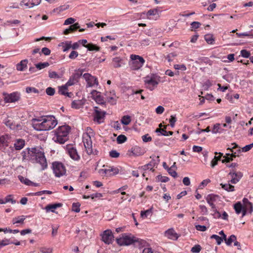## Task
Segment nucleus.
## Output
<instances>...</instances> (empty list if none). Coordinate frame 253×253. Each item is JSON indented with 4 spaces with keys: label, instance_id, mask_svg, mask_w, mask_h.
<instances>
[{
    "label": "nucleus",
    "instance_id": "1",
    "mask_svg": "<svg viewBox=\"0 0 253 253\" xmlns=\"http://www.w3.org/2000/svg\"><path fill=\"white\" fill-rule=\"evenodd\" d=\"M22 161H30L33 164H39L41 169L44 170L48 165L43 151L40 148H27L21 152Z\"/></svg>",
    "mask_w": 253,
    "mask_h": 253
},
{
    "label": "nucleus",
    "instance_id": "2",
    "mask_svg": "<svg viewBox=\"0 0 253 253\" xmlns=\"http://www.w3.org/2000/svg\"><path fill=\"white\" fill-rule=\"evenodd\" d=\"M34 128L38 131H45L53 128L57 124V121L53 116H46L33 120Z\"/></svg>",
    "mask_w": 253,
    "mask_h": 253
},
{
    "label": "nucleus",
    "instance_id": "3",
    "mask_svg": "<svg viewBox=\"0 0 253 253\" xmlns=\"http://www.w3.org/2000/svg\"><path fill=\"white\" fill-rule=\"evenodd\" d=\"M71 127L68 125L59 126L53 130L52 140L56 143L64 144L69 139Z\"/></svg>",
    "mask_w": 253,
    "mask_h": 253
},
{
    "label": "nucleus",
    "instance_id": "4",
    "mask_svg": "<svg viewBox=\"0 0 253 253\" xmlns=\"http://www.w3.org/2000/svg\"><path fill=\"white\" fill-rule=\"evenodd\" d=\"M138 241V239L131 234L124 233L120 238L116 239L117 244L121 246H128Z\"/></svg>",
    "mask_w": 253,
    "mask_h": 253
},
{
    "label": "nucleus",
    "instance_id": "5",
    "mask_svg": "<svg viewBox=\"0 0 253 253\" xmlns=\"http://www.w3.org/2000/svg\"><path fill=\"white\" fill-rule=\"evenodd\" d=\"M131 60L129 62V66L132 70H137L141 68L145 60L143 57L137 55L131 54L130 55Z\"/></svg>",
    "mask_w": 253,
    "mask_h": 253
},
{
    "label": "nucleus",
    "instance_id": "6",
    "mask_svg": "<svg viewBox=\"0 0 253 253\" xmlns=\"http://www.w3.org/2000/svg\"><path fill=\"white\" fill-rule=\"evenodd\" d=\"M160 81V77L154 74H151L145 78L144 82L146 87L150 90H153L157 87Z\"/></svg>",
    "mask_w": 253,
    "mask_h": 253
},
{
    "label": "nucleus",
    "instance_id": "7",
    "mask_svg": "<svg viewBox=\"0 0 253 253\" xmlns=\"http://www.w3.org/2000/svg\"><path fill=\"white\" fill-rule=\"evenodd\" d=\"M52 169L53 173L57 177H60L66 173L65 166L61 162H54L52 163Z\"/></svg>",
    "mask_w": 253,
    "mask_h": 253
},
{
    "label": "nucleus",
    "instance_id": "8",
    "mask_svg": "<svg viewBox=\"0 0 253 253\" xmlns=\"http://www.w3.org/2000/svg\"><path fill=\"white\" fill-rule=\"evenodd\" d=\"M83 77L86 83V87H95L98 85L97 78L89 73H84Z\"/></svg>",
    "mask_w": 253,
    "mask_h": 253
},
{
    "label": "nucleus",
    "instance_id": "9",
    "mask_svg": "<svg viewBox=\"0 0 253 253\" xmlns=\"http://www.w3.org/2000/svg\"><path fill=\"white\" fill-rule=\"evenodd\" d=\"M3 95L5 103H14L18 101L20 98V94L18 92H13L11 93L4 92Z\"/></svg>",
    "mask_w": 253,
    "mask_h": 253
},
{
    "label": "nucleus",
    "instance_id": "10",
    "mask_svg": "<svg viewBox=\"0 0 253 253\" xmlns=\"http://www.w3.org/2000/svg\"><path fill=\"white\" fill-rule=\"evenodd\" d=\"M83 141L84 144V147L88 154L90 155L92 153V142L90 135L88 133H84L83 137Z\"/></svg>",
    "mask_w": 253,
    "mask_h": 253
},
{
    "label": "nucleus",
    "instance_id": "11",
    "mask_svg": "<svg viewBox=\"0 0 253 253\" xmlns=\"http://www.w3.org/2000/svg\"><path fill=\"white\" fill-rule=\"evenodd\" d=\"M66 151L70 158L74 161H78L80 159L76 148L72 144H68L66 146Z\"/></svg>",
    "mask_w": 253,
    "mask_h": 253
},
{
    "label": "nucleus",
    "instance_id": "12",
    "mask_svg": "<svg viewBox=\"0 0 253 253\" xmlns=\"http://www.w3.org/2000/svg\"><path fill=\"white\" fill-rule=\"evenodd\" d=\"M106 112L102 111L97 107H94V121L97 122L98 124H101L103 122Z\"/></svg>",
    "mask_w": 253,
    "mask_h": 253
},
{
    "label": "nucleus",
    "instance_id": "13",
    "mask_svg": "<svg viewBox=\"0 0 253 253\" xmlns=\"http://www.w3.org/2000/svg\"><path fill=\"white\" fill-rule=\"evenodd\" d=\"M228 176L231 178L230 182L232 184L238 183L243 176V173L240 171H236L234 170H231Z\"/></svg>",
    "mask_w": 253,
    "mask_h": 253
},
{
    "label": "nucleus",
    "instance_id": "14",
    "mask_svg": "<svg viewBox=\"0 0 253 253\" xmlns=\"http://www.w3.org/2000/svg\"><path fill=\"white\" fill-rule=\"evenodd\" d=\"M114 236L112 231L110 230H106L104 231L102 235V240L106 244H110L112 243Z\"/></svg>",
    "mask_w": 253,
    "mask_h": 253
},
{
    "label": "nucleus",
    "instance_id": "15",
    "mask_svg": "<svg viewBox=\"0 0 253 253\" xmlns=\"http://www.w3.org/2000/svg\"><path fill=\"white\" fill-rule=\"evenodd\" d=\"M160 162L159 157L155 156L153 158L152 161L148 164L143 166V169L144 170L150 169L153 171L154 170L153 168L157 166Z\"/></svg>",
    "mask_w": 253,
    "mask_h": 253
},
{
    "label": "nucleus",
    "instance_id": "16",
    "mask_svg": "<svg viewBox=\"0 0 253 253\" xmlns=\"http://www.w3.org/2000/svg\"><path fill=\"white\" fill-rule=\"evenodd\" d=\"M234 209L237 214H239L242 213V217L244 216L246 214V208H244L242 205L241 203L240 202H238L234 204Z\"/></svg>",
    "mask_w": 253,
    "mask_h": 253
},
{
    "label": "nucleus",
    "instance_id": "17",
    "mask_svg": "<svg viewBox=\"0 0 253 253\" xmlns=\"http://www.w3.org/2000/svg\"><path fill=\"white\" fill-rule=\"evenodd\" d=\"M105 96L108 102L112 104H116L117 97L114 90H112L110 92H106Z\"/></svg>",
    "mask_w": 253,
    "mask_h": 253
},
{
    "label": "nucleus",
    "instance_id": "18",
    "mask_svg": "<svg viewBox=\"0 0 253 253\" xmlns=\"http://www.w3.org/2000/svg\"><path fill=\"white\" fill-rule=\"evenodd\" d=\"M91 94L97 103L99 104H104V100L101 96L100 92L96 91V90H93L91 92Z\"/></svg>",
    "mask_w": 253,
    "mask_h": 253
},
{
    "label": "nucleus",
    "instance_id": "19",
    "mask_svg": "<svg viewBox=\"0 0 253 253\" xmlns=\"http://www.w3.org/2000/svg\"><path fill=\"white\" fill-rule=\"evenodd\" d=\"M165 236L169 239L176 240L179 236L173 228L169 229L165 232Z\"/></svg>",
    "mask_w": 253,
    "mask_h": 253
},
{
    "label": "nucleus",
    "instance_id": "20",
    "mask_svg": "<svg viewBox=\"0 0 253 253\" xmlns=\"http://www.w3.org/2000/svg\"><path fill=\"white\" fill-rule=\"evenodd\" d=\"M145 151L143 149L138 146H135L131 148V155L134 156H139L143 155Z\"/></svg>",
    "mask_w": 253,
    "mask_h": 253
},
{
    "label": "nucleus",
    "instance_id": "21",
    "mask_svg": "<svg viewBox=\"0 0 253 253\" xmlns=\"http://www.w3.org/2000/svg\"><path fill=\"white\" fill-rule=\"evenodd\" d=\"M42 0H23V4L28 8H31L34 6L39 5Z\"/></svg>",
    "mask_w": 253,
    "mask_h": 253
},
{
    "label": "nucleus",
    "instance_id": "22",
    "mask_svg": "<svg viewBox=\"0 0 253 253\" xmlns=\"http://www.w3.org/2000/svg\"><path fill=\"white\" fill-rule=\"evenodd\" d=\"M25 145V141L23 139H17L14 143V147L16 150H21Z\"/></svg>",
    "mask_w": 253,
    "mask_h": 253
},
{
    "label": "nucleus",
    "instance_id": "23",
    "mask_svg": "<svg viewBox=\"0 0 253 253\" xmlns=\"http://www.w3.org/2000/svg\"><path fill=\"white\" fill-rule=\"evenodd\" d=\"M62 204L61 203H56L54 204L47 205L44 208L46 212H48L51 211L52 212H55V210L58 208L62 207Z\"/></svg>",
    "mask_w": 253,
    "mask_h": 253
},
{
    "label": "nucleus",
    "instance_id": "24",
    "mask_svg": "<svg viewBox=\"0 0 253 253\" xmlns=\"http://www.w3.org/2000/svg\"><path fill=\"white\" fill-rule=\"evenodd\" d=\"M232 147L231 148H228L227 150H230V151L232 153L231 154L227 153L226 155L230 156V157L233 158H236L238 155H237V153L236 152H234V150L238 148V145L235 143H233L231 144Z\"/></svg>",
    "mask_w": 253,
    "mask_h": 253
},
{
    "label": "nucleus",
    "instance_id": "25",
    "mask_svg": "<svg viewBox=\"0 0 253 253\" xmlns=\"http://www.w3.org/2000/svg\"><path fill=\"white\" fill-rule=\"evenodd\" d=\"M28 61L27 59L22 60L16 65V69L18 71H24L27 67Z\"/></svg>",
    "mask_w": 253,
    "mask_h": 253
},
{
    "label": "nucleus",
    "instance_id": "26",
    "mask_svg": "<svg viewBox=\"0 0 253 253\" xmlns=\"http://www.w3.org/2000/svg\"><path fill=\"white\" fill-rule=\"evenodd\" d=\"M79 75L78 74H73L66 83V85L67 86H70L75 84L78 82Z\"/></svg>",
    "mask_w": 253,
    "mask_h": 253
},
{
    "label": "nucleus",
    "instance_id": "27",
    "mask_svg": "<svg viewBox=\"0 0 253 253\" xmlns=\"http://www.w3.org/2000/svg\"><path fill=\"white\" fill-rule=\"evenodd\" d=\"M80 26L78 23H76L73 25H71L69 26L68 29H66L64 32L63 34L64 35H68L71 32H73L77 29H79Z\"/></svg>",
    "mask_w": 253,
    "mask_h": 253
},
{
    "label": "nucleus",
    "instance_id": "28",
    "mask_svg": "<svg viewBox=\"0 0 253 253\" xmlns=\"http://www.w3.org/2000/svg\"><path fill=\"white\" fill-rule=\"evenodd\" d=\"M112 64L114 68H120L122 66V64H124L123 60L120 57L113 58Z\"/></svg>",
    "mask_w": 253,
    "mask_h": 253
},
{
    "label": "nucleus",
    "instance_id": "29",
    "mask_svg": "<svg viewBox=\"0 0 253 253\" xmlns=\"http://www.w3.org/2000/svg\"><path fill=\"white\" fill-rule=\"evenodd\" d=\"M153 16H157V17H159L158 10L157 9L155 8L150 9L147 12V16L148 19H153V18L152 17Z\"/></svg>",
    "mask_w": 253,
    "mask_h": 253
},
{
    "label": "nucleus",
    "instance_id": "30",
    "mask_svg": "<svg viewBox=\"0 0 253 253\" xmlns=\"http://www.w3.org/2000/svg\"><path fill=\"white\" fill-rule=\"evenodd\" d=\"M221 125L220 124H216L213 126V128L211 130L212 133H221L224 131V129L220 127Z\"/></svg>",
    "mask_w": 253,
    "mask_h": 253
},
{
    "label": "nucleus",
    "instance_id": "31",
    "mask_svg": "<svg viewBox=\"0 0 253 253\" xmlns=\"http://www.w3.org/2000/svg\"><path fill=\"white\" fill-rule=\"evenodd\" d=\"M67 87L68 86H66V84L59 87L58 92L61 95H67L68 97H71L70 95L71 94V93L67 92Z\"/></svg>",
    "mask_w": 253,
    "mask_h": 253
},
{
    "label": "nucleus",
    "instance_id": "32",
    "mask_svg": "<svg viewBox=\"0 0 253 253\" xmlns=\"http://www.w3.org/2000/svg\"><path fill=\"white\" fill-rule=\"evenodd\" d=\"M220 185L222 188L228 192H233L235 190L234 186L231 185L229 183L225 184L221 183Z\"/></svg>",
    "mask_w": 253,
    "mask_h": 253
},
{
    "label": "nucleus",
    "instance_id": "33",
    "mask_svg": "<svg viewBox=\"0 0 253 253\" xmlns=\"http://www.w3.org/2000/svg\"><path fill=\"white\" fill-rule=\"evenodd\" d=\"M60 46L62 47L64 52L67 51L71 48V42L67 41L60 43Z\"/></svg>",
    "mask_w": 253,
    "mask_h": 253
},
{
    "label": "nucleus",
    "instance_id": "34",
    "mask_svg": "<svg viewBox=\"0 0 253 253\" xmlns=\"http://www.w3.org/2000/svg\"><path fill=\"white\" fill-rule=\"evenodd\" d=\"M86 48H87L89 51H98L100 50V47L99 46L92 43L87 44Z\"/></svg>",
    "mask_w": 253,
    "mask_h": 253
},
{
    "label": "nucleus",
    "instance_id": "35",
    "mask_svg": "<svg viewBox=\"0 0 253 253\" xmlns=\"http://www.w3.org/2000/svg\"><path fill=\"white\" fill-rule=\"evenodd\" d=\"M25 219V216L24 215L14 217L12 219V223L13 224L16 223H22Z\"/></svg>",
    "mask_w": 253,
    "mask_h": 253
},
{
    "label": "nucleus",
    "instance_id": "36",
    "mask_svg": "<svg viewBox=\"0 0 253 253\" xmlns=\"http://www.w3.org/2000/svg\"><path fill=\"white\" fill-rule=\"evenodd\" d=\"M166 126H164V128H157L155 130L156 132L160 133L158 134V135H164V136H169V134H168L167 131L166 130Z\"/></svg>",
    "mask_w": 253,
    "mask_h": 253
},
{
    "label": "nucleus",
    "instance_id": "37",
    "mask_svg": "<svg viewBox=\"0 0 253 253\" xmlns=\"http://www.w3.org/2000/svg\"><path fill=\"white\" fill-rule=\"evenodd\" d=\"M82 106L81 100H74L71 104L72 108L74 109H80Z\"/></svg>",
    "mask_w": 253,
    "mask_h": 253
},
{
    "label": "nucleus",
    "instance_id": "38",
    "mask_svg": "<svg viewBox=\"0 0 253 253\" xmlns=\"http://www.w3.org/2000/svg\"><path fill=\"white\" fill-rule=\"evenodd\" d=\"M130 122V117L128 115L123 116L121 119V123L125 125H128Z\"/></svg>",
    "mask_w": 253,
    "mask_h": 253
},
{
    "label": "nucleus",
    "instance_id": "39",
    "mask_svg": "<svg viewBox=\"0 0 253 253\" xmlns=\"http://www.w3.org/2000/svg\"><path fill=\"white\" fill-rule=\"evenodd\" d=\"M108 170L109 171V176H112L117 174L119 172V169L117 168L114 167H109L108 169Z\"/></svg>",
    "mask_w": 253,
    "mask_h": 253
},
{
    "label": "nucleus",
    "instance_id": "40",
    "mask_svg": "<svg viewBox=\"0 0 253 253\" xmlns=\"http://www.w3.org/2000/svg\"><path fill=\"white\" fill-rule=\"evenodd\" d=\"M18 179L22 183H23L27 185H30L31 184H32V181H31V180H30L29 179H28L27 178L24 177L22 176L19 175Z\"/></svg>",
    "mask_w": 253,
    "mask_h": 253
},
{
    "label": "nucleus",
    "instance_id": "41",
    "mask_svg": "<svg viewBox=\"0 0 253 253\" xmlns=\"http://www.w3.org/2000/svg\"><path fill=\"white\" fill-rule=\"evenodd\" d=\"M214 197L212 195H208L207 198V201L208 203L210 205V206L212 208H215V205L213 203V201L214 200Z\"/></svg>",
    "mask_w": 253,
    "mask_h": 253
},
{
    "label": "nucleus",
    "instance_id": "42",
    "mask_svg": "<svg viewBox=\"0 0 253 253\" xmlns=\"http://www.w3.org/2000/svg\"><path fill=\"white\" fill-rule=\"evenodd\" d=\"M49 64L47 62H43V63H39L35 65L36 67L39 69L41 70L42 69L45 68L49 66Z\"/></svg>",
    "mask_w": 253,
    "mask_h": 253
},
{
    "label": "nucleus",
    "instance_id": "43",
    "mask_svg": "<svg viewBox=\"0 0 253 253\" xmlns=\"http://www.w3.org/2000/svg\"><path fill=\"white\" fill-rule=\"evenodd\" d=\"M205 40L209 44H212L214 41L213 36L211 34H207L205 36Z\"/></svg>",
    "mask_w": 253,
    "mask_h": 253
},
{
    "label": "nucleus",
    "instance_id": "44",
    "mask_svg": "<svg viewBox=\"0 0 253 253\" xmlns=\"http://www.w3.org/2000/svg\"><path fill=\"white\" fill-rule=\"evenodd\" d=\"M236 240V237L234 235H231L228 239L226 238V240L224 241L227 246H230L232 242H234Z\"/></svg>",
    "mask_w": 253,
    "mask_h": 253
},
{
    "label": "nucleus",
    "instance_id": "45",
    "mask_svg": "<svg viewBox=\"0 0 253 253\" xmlns=\"http://www.w3.org/2000/svg\"><path fill=\"white\" fill-rule=\"evenodd\" d=\"M126 137L123 134L119 135L117 138V141L118 144L123 143L126 142Z\"/></svg>",
    "mask_w": 253,
    "mask_h": 253
},
{
    "label": "nucleus",
    "instance_id": "46",
    "mask_svg": "<svg viewBox=\"0 0 253 253\" xmlns=\"http://www.w3.org/2000/svg\"><path fill=\"white\" fill-rule=\"evenodd\" d=\"M5 202L7 203H11L12 204L16 203V201L13 199V196L12 195H7L5 198Z\"/></svg>",
    "mask_w": 253,
    "mask_h": 253
},
{
    "label": "nucleus",
    "instance_id": "47",
    "mask_svg": "<svg viewBox=\"0 0 253 253\" xmlns=\"http://www.w3.org/2000/svg\"><path fill=\"white\" fill-rule=\"evenodd\" d=\"M243 202L244 204L245 205L246 208H251V211H253V205L247 199V198H244L243 200Z\"/></svg>",
    "mask_w": 253,
    "mask_h": 253
},
{
    "label": "nucleus",
    "instance_id": "48",
    "mask_svg": "<svg viewBox=\"0 0 253 253\" xmlns=\"http://www.w3.org/2000/svg\"><path fill=\"white\" fill-rule=\"evenodd\" d=\"M12 241L10 239H4L0 241V245L1 247L5 246L11 244Z\"/></svg>",
    "mask_w": 253,
    "mask_h": 253
},
{
    "label": "nucleus",
    "instance_id": "49",
    "mask_svg": "<svg viewBox=\"0 0 253 253\" xmlns=\"http://www.w3.org/2000/svg\"><path fill=\"white\" fill-rule=\"evenodd\" d=\"M152 213L151 210H147L145 211H141V217L143 218H145L148 217V216L151 215Z\"/></svg>",
    "mask_w": 253,
    "mask_h": 253
},
{
    "label": "nucleus",
    "instance_id": "50",
    "mask_svg": "<svg viewBox=\"0 0 253 253\" xmlns=\"http://www.w3.org/2000/svg\"><path fill=\"white\" fill-rule=\"evenodd\" d=\"M211 238L215 239L218 245H220L223 241V239L222 237H220L219 236L215 234L211 235Z\"/></svg>",
    "mask_w": 253,
    "mask_h": 253
},
{
    "label": "nucleus",
    "instance_id": "51",
    "mask_svg": "<svg viewBox=\"0 0 253 253\" xmlns=\"http://www.w3.org/2000/svg\"><path fill=\"white\" fill-rule=\"evenodd\" d=\"M81 205L79 203H73L72 205V211L76 212H79L80 211Z\"/></svg>",
    "mask_w": 253,
    "mask_h": 253
},
{
    "label": "nucleus",
    "instance_id": "52",
    "mask_svg": "<svg viewBox=\"0 0 253 253\" xmlns=\"http://www.w3.org/2000/svg\"><path fill=\"white\" fill-rule=\"evenodd\" d=\"M49 77L51 79H59L60 76L56 72L49 71L48 72Z\"/></svg>",
    "mask_w": 253,
    "mask_h": 253
},
{
    "label": "nucleus",
    "instance_id": "53",
    "mask_svg": "<svg viewBox=\"0 0 253 253\" xmlns=\"http://www.w3.org/2000/svg\"><path fill=\"white\" fill-rule=\"evenodd\" d=\"M142 253H160L157 251L153 250L151 247L145 248Z\"/></svg>",
    "mask_w": 253,
    "mask_h": 253
},
{
    "label": "nucleus",
    "instance_id": "54",
    "mask_svg": "<svg viewBox=\"0 0 253 253\" xmlns=\"http://www.w3.org/2000/svg\"><path fill=\"white\" fill-rule=\"evenodd\" d=\"M99 173L102 176H109V171L108 169H102L99 170Z\"/></svg>",
    "mask_w": 253,
    "mask_h": 253
},
{
    "label": "nucleus",
    "instance_id": "55",
    "mask_svg": "<svg viewBox=\"0 0 253 253\" xmlns=\"http://www.w3.org/2000/svg\"><path fill=\"white\" fill-rule=\"evenodd\" d=\"M26 92L28 93L34 92L35 93H39V90L34 87H27L26 89Z\"/></svg>",
    "mask_w": 253,
    "mask_h": 253
},
{
    "label": "nucleus",
    "instance_id": "56",
    "mask_svg": "<svg viewBox=\"0 0 253 253\" xmlns=\"http://www.w3.org/2000/svg\"><path fill=\"white\" fill-rule=\"evenodd\" d=\"M240 54L242 57L245 58H248L251 55L250 52L246 49L242 50L240 52Z\"/></svg>",
    "mask_w": 253,
    "mask_h": 253
},
{
    "label": "nucleus",
    "instance_id": "57",
    "mask_svg": "<svg viewBox=\"0 0 253 253\" xmlns=\"http://www.w3.org/2000/svg\"><path fill=\"white\" fill-rule=\"evenodd\" d=\"M174 68L176 70H181L182 71L186 70V67L184 64H175L174 65Z\"/></svg>",
    "mask_w": 253,
    "mask_h": 253
},
{
    "label": "nucleus",
    "instance_id": "58",
    "mask_svg": "<svg viewBox=\"0 0 253 253\" xmlns=\"http://www.w3.org/2000/svg\"><path fill=\"white\" fill-rule=\"evenodd\" d=\"M201 250V247L199 245H195L191 250L192 253H199Z\"/></svg>",
    "mask_w": 253,
    "mask_h": 253
},
{
    "label": "nucleus",
    "instance_id": "59",
    "mask_svg": "<svg viewBox=\"0 0 253 253\" xmlns=\"http://www.w3.org/2000/svg\"><path fill=\"white\" fill-rule=\"evenodd\" d=\"M46 93L48 95H53L55 93V89L51 87H48L46 89Z\"/></svg>",
    "mask_w": 253,
    "mask_h": 253
},
{
    "label": "nucleus",
    "instance_id": "60",
    "mask_svg": "<svg viewBox=\"0 0 253 253\" xmlns=\"http://www.w3.org/2000/svg\"><path fill=\"white\" fill-rule=\"evenodd\" d=\"M109 155L112 158H118L120 156V153L116 150H112L109 152Z\"/></svg>",
    "mask_w": 253,
    "mask_h": 253
},
{
    "label": "nucleus",
    "instance_id": "61",
    "mask_svg": "<svg viewBox=\"0 0 253 253\" xmlns=\"http://www.w3.org/2000/svg\"><path fill=\"white\" fill-rule=\"evenodd\" d=\"M253 147V143L250 144L246 145L242 148V152H246L250 151Z\"/></svg>",
    "mask_w": 253,
    "mask_h": 253
},
{
    "label": "nucleus",
    "instance_id": "62",
    "mask_svg": "<svg viewBox=\"0 0 253 253\" xmlns=\"http://www.w3.org/2000/svg\"><path fill=\"white\" fill-rule=\"evenodd\" d=\"M168 172L172 177L175 178L177 176V173L175 169H172V168L168 169Z\"/></svg>",
    "mask_w": 253,
    "mask_h": 253
},
{
    "label": "nucleus",
    "instance_id": "63",
    "mask_svg": "<svg viewBox=\"0 0 253 253\" xmlns=\"http://www.w3.org/2000/svg\"><path fill=\"white\" fill-rule=\"evenodd\" d=\"M78 52L76 51H72L69 55V58L71 59H74L78 56Z\"/></svg>",
    "mask_w": 253,
    "mask_h": 253
},
{
    "label": "nucleus",
    "instance_id": "64",
    "mask_svg": "<svg viewBox=\"0 0 253 253\" xmlns=\"http://www.w3.org/2000/svg\"><path fill=\"white\" fill-rule=\"evenodd\" d=\"M142 139L144 142H148L152 140V137L148 134L143 135Z\"/></svg>",
    "mask_w": 253,
    "mask_h": 253
}]
</instances>
